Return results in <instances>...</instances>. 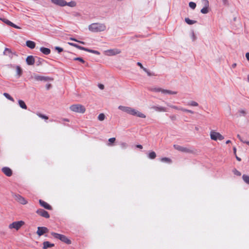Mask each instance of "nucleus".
Masks as SVG:
<instances>
[{"label": "nucleus", "instance_id": "nucleus-1", "mask_svg": "<svg viewBox=\"0 0 249 249\" xmlns=\"http://www.w3.org/2000/svg\"><path fill=\"white\" fill-rule=\"evenodd\" d=\"M105 24L102 23H93L89 26V30L94 33L103 32L106 30Z\"/></svg>", "mask_w": 249, "mask_h": 249}, {"label": "nucleus", "instance_id": "nucleus-2", "mask_svg": "<svg viewBox=\"0 0 249 249\" xmlns=\"http://www.w3.org/2000/svg\"><path fill=\"white\" fill-rule=\"evenodd\" d=\"M51 234L53 236L54 238L58 239L62 242L68 245H70L71 243V241L64 235L53 232H52Z\"/></svg>", "mask_w": 249, "mask_h": 249}, {"label": "nucleus", "instance_id": "nucleus-3", "mask_svg": "<svg viewBox=\"0 0 249 249\" xmlns=\"http://www.w3.org/2000/svg\"><path fill=\"white\" fill-rule=\"evenodd\" d=\"M70 108L71 111L80 113H84L86 111L85 107L80 104L71 105Z\"/></svg>", "mask_w": 249, "mask_h": 249}, {"label": "nucleus", "instance_id": "nucleus-4", "mask_svg": "<svg viewBox=\"0 0 249 249\" xmlns=\"http://www.w3.org/2000/svg\"><path fill=\"white\" fill-rule=\"evenodd\" d=\"M24 224L23 221H18L14 222L9 225V228L10 229H15L16 230H19Z\"/></svg>", "mask_w": 249, "mask_h": 249}, {"label": "nucleus", "instance_id": "nucleus-5", "mask_svg": "<svg viewBox=\"0 0 249 249\" xmlns=\"http://www.w3.org/2000/svg\"><path fill=\"white\" fill-rule=\"evenodd\" d=\"M210 136L212 140L216 141L217 140H222L224 139V137L219 133L212 131L210 132Z\"/></svg>", "mask_w": 249, "mask_h": 249}, {"label": "nucleus", "instance_id": "nucleus-6", "mask_svg": "<svg viewBox=\"0 0 249 249\" xmlns=\"http://www.w3.org/2000/svg\"><path fill=\"white\" fill-rule=\"evenodd\" d=\"M129 114L142 118H145L146 117V116L144 114L131 107Z\"/></svg>", "mask_w": 249, "mask_h": 249}, {"label": "nucleus", "instance_id": "nucleus-7", "mask_svg": "<svg viewBox=\"0 0 249 249\" xmlns=\"http://www.w3.org/2000/svg\"><path fill=\"white\" fill-rule=\"evenodd\" d=\"M13 197L16 200L21 204H26L27 203V201L26 200V199L18 194H14L13 195Z\"/></svg>", "mask_w": 249, "mask_h": 249}, {"label": "nucleus", "instance_id": "nucleus-8", "mask_svg": "<svg viewBox=\"0 0 249 249\" xmlns=\"http://www.w3.org/2000/svg\"><path fill=\"white\" fill-rule=\"evenodd\" d=\"M36 213L39 215L46 218L50 217V215L48 212L42 209H38Z\"/></svg>", "mask_w": 249, "mask_h": 249}, {"label": "nucleus", "instance_id": "nucleus-9", "mask_svg": "<svg viewBox=\"0 0 249 249\" xmlns=\"http://www.w3.org/2000/svg\"><path fill=\"white\" fill-rule=\"evenodd\" d=\"M49 231L48 229L45 227H38L36 233L40 236L42 235L45 233L48 232Z\"/></svg>", "mask_w": 249, "mask_h": 249}, {"label": "nucleus", "instance_id": "nucleus-10", "mask_svg": "<svg viewBox=\"0 0 249 249\" xmlns=\"http://www.w3.org/2000/svg\"><path fill=\"white\" fill-rule=\"evenodd\" d=\"M174 147L175 148V149L178 150V151H181L182 152L189 153L191 152V150L189 149H188L186 147H185L180 146L179 145L174 144Z\"/></svg>", "mask_w": 249, "mask_h": 249}, {"label": "nucleus", "instance_id": "nucleus-11", "mask_svg": "<svg viewBox=\"0 0 249 249\" xmlns=\"http://www.w3.org/2000/svg\"><path fill=\"white\" fill-rule=\"evenodd\" d=\"M107 53L108 55H115L121 53V51L120 49H110L107 51Z\"/></svg>", "mask_w": 249, "mask_h": 249}, {"label": "nucleus", "instance_id": "nucleus-12", "mask_svg": "<svg viewBox=\"0 0 249 249\" xmlns=\"http://www.w3.org/2000/svg\"><path fill=\"white\" fill-rule=\"evenodd\" d=\"M203 4L205 5L203 8L201 9V13L202 14H207L209 12L208 7H209V1L207 0H203Z\"/></svg>", "mask_w": 249, "mask_h": 249}, {"label": "nucleus", "instance_id": "nucleus-13", "mask_svg": "<svg viewBox=\"0 0 249 249\" xmlns=\"http://www.w3.org/2000/svg\"><path fill=\"white\" fill-rule=\"evenodd\" d=\"M51 2L56 5L61 7L66 6V1L65 0H51Z\"/></svg>", "mask_w": 249, "mask_h": 249}, {"label": "nucleus", "instance_id": "nucleus-14", "mask_svg": "<svg viewBox=\"0 0 249 249\" xmlns=\"http://www.w3.org/2000/svg\"><path fill=\"white\" fill-rule=\"evenodd\" d=\"M2 172L7 176L11 177L12 175V170L8 167H4L1 169Z\"/></svg>", "mask_w": 249, "mask_h": 249}, {"label": "nucleus", "instance_id": "nucleus-15", "mask_svg": "<svg viewBox=\"0 0 249 249\" xmlns=\"http://www.w3.org/2000/svg\"><path fill=\"white\" fill-rule=\"evenodd\" d=\"M26 62L28 65H33L35 63V58L33 55H29L26 58Z\"/></svg>", "mask_w": 249, "mask_h": 249}, {"label": "nucleus", "instance_id": "nucleus-16", "mask_svg": "<svg viewBox=\"0 0 249 249\" xmlns=\"http://www.w3.org/2000/svg\"><path fill=\"white\" fill-rule=\"evenodd\" d=\"M151 109H154L156 111L158 112H166L167 111L166 108L161 106H152L151 107Z\"/></svg>", "mask_w": 249, "mask_h": 249}, {"label": "nucleus", "instance_id": "nucleus-17", "mask_svg": "<svg viewBox=\"0 0 249 249\" xmlns=\"http://www.w3.org/2000/svg\"><path fill=\"white\" fill-rule=\"evenodd\" d=\"M0 19L3 22H4L5 23H6V24L11 26V27H13L16 29H19L20 27H19L18 26L16 25V24H15L14 23H12V22H11L10 21H9V20H8L7 19H6V18H3V19H1L0 18Z\"/></svg>", "mask_w": 249, "mask_h": 249}, {"label": "nucleus", "instance_id": "nucleus-18", "mask_svg": "<svg viewBox=\"0 0 249 249\" xmlns=\"http://www.w3.org/2000/svg\"><path fill=\"white\" fill-rule=\"evenodd\" d=\"M39 202L40 205L42 207H44L45 209L49 210H51L52 209V207L49 204H48L47 203L45 202L44 201H43L41 199H40L39 200Z\"/></svg>", "mask_w": 249, "mask_h": 249}, {"label": "nucleus", "instance_id": "nucleus-19", "mask_svg": "<svg viewBox=\"0 0 249 249\" xmlns=\"http://www.w3.org/2000/svg\"><path fill=\"white\" fill-rule=\"evenodd\" d=\"M118 108L120 109L121 110L126 112L129 114L131 107H125V106H119L118 107Z\"/></svg>", "mask_w": 249, "mask_h": 249}, {"label": "nucleus", "instance_id": "nucleus-20", "mask_svg": "<svg viewBox=\"0 0 249 249\" xmlns=\"http://www.w3.org/2000/svg\"><path fill=\"white\" fill-rule=\"evenodd\" d=\"M34 78L35 79V80H36V81H46L49 79V78L47 77L42 76H39V75H36L34 77Z\"/></svg>", "mask_w": 249, "mask_h": 249}, {"label": "nucleus", "instance_id": "nucleus-21", "mask_svg": "<svg viewBox=\"0 0 249 249\" xmlns=\"http://www.w3.org/2000/svg\"><path fill=\"white\" fill-rule=\"evenodd\" d=\"M15 68L17 72L16 76L17 78H19L22 74V70L19 66H16Z\"/></svg>", "mask_w": 249, "mask_h": 249}, {"label": "nucleus", "instance_id": "nucleus-22", "mask_svg": "<svg viewBox=\"0 0 249 249\" xmlns=\"http://www.w3.org/2000/svg\"><path fill=\"white\" fill-rule=\"evenodd\" d=\"M43 249H47L49 248L53 247L54 246V244L51 243L49 241H44L43 243Z\"/></svg>", "mask_w": 249, "mask_h": 249}, {"label": "nucleus", "instance_id": "nucleus-23", "mask_svg": "<svg viewBox=\"0 0 249 249\" xmlns=\"http://www.w3.org/2000/svg\"><path fill=\"white\" fill-rule=\"evenodd\" d=\"M40 51L45 55H48L51 53V50L50 49L43 47H42L40 48Z\"/></svg>", "mask_w": 249, "mask_h": 249}, {"label": "nucleus", "instance_id": "nucleus-24", "mask_svg": "<svg viewBox=\"0 0 249 249\" xmlns=\"http://www.w3.org/2000/svg\"><path fill=\"white\" fill-rule=\"evenodd\" d=\"M26 46L30 49H34L36 47V43L35 42L31 40H28L26 42Z\"/></svg>", "mask_w": 249, "mask_h": 249}, {"label": "nucleus", "instance_id": "nucleus-25", "mask_svg": "<svg viewBox=\"0 0 249 249\" xmlns=\"http://www.w3.org/2000/svg\"><path fill=\"white\" fill-rule=\"evenodd\" d=\"M177 93V91H172L165 89H163V90H162V93L164 94H176Z\"/></svg>", "mask_w": 249, "mask_h": 249}, {"label": "nucleus", "instance_id": "nucleus-26", "mask_svg": "<svg viewBox=\"0 0 249 249\" xmlns=\"http://www.w3.org/2000/svg\"><path fill=\"white\" fill-rule=\"evenodd\" d=\"M4 55H9L10 57H13V53L11 52V50L8 48H5L3 52ZM15 54V53H14Z\"/></svg>", "mask_w": 249, "mask_h": 249}, {"label": "nucleus", "instance_id": "nucleus-27", "mask_svg": "<svg viewBox=\"0 0 249 249\" xmlns=\"http://www.w3.org/2000/svg\"><path fill=\"white\" fill-rule=\"evenodd\" d=\"M68 44L71 45V46H72L73 47H74L79 50H83L84 51L85 50V47H82V46H81L80 45H78V44H75V43H71V42H68Z\"/></svg>", "mask_w": 249, "mask_h": 249}, {"label": "nucleus", "instance_id": "nucleus-28", "mask_svg": "<svg viewBox=\"0 0 249 249\" xmlns=\"http://www.w3.org/2000/svg\"><path fill=\"white\" fill-rule=\"evenodd\" d=\"M84 51H86V52H89V53H94V54H97V55H99L100 54V53L99 51H98L94 50H91V49H89V48H85V47Z\"/></svg>", "mask_w": 249, "mask_h": 249}, {"label": "nucleus", "instance_id": "nucleus-29", "mask_svg": "<svg viewBox=\"0 0 249 249\" xmlns=\"http://www.w3.org/2000/svg\"><path fill=\"white\" fill-rule=\"evenodd\" d=\"M18 102V105L21 108L25 109H27V106L26 105L25 102L21 100H19Z\"/></svg>", "mask_w": 249, "mask_h": 249}, {"label": "nucleus", "instance_id": "nucleus-30", "mask_svg": "<svg viewBox=\"0 0 249 249\" xmlns=\"http://www.w3.org/2000/svg\"><path fill=\"white\" fill-rule=\"evenodd\" d=\"M185 21L189 25H192L193 24H195L196 23V20H191L189 19L188 18H185Z\"/></svg>", "mask_w": 249, "mask_h": 249}, {"label": "nucleus", "instance_id": "nucleus-31", "mask_svg": "<svg viewBox=\"0 0 249 249\" xmlns=\"http://www.w3.org/2000/svg\"><path fill=\"white\" fill-rule=\"evenodd\" d=\"M165 104L167 105V106H168V107H171L172 108L175 109L181 110V109L183 108L181 107H178V106L172 105L170 104L169 103H168L167 102H166Z\"/></svg>", "mask_w": 249, "mask_h": 249}, {"label": "nucleus", "instance_id": "nucleus-32", "mask_svg": "<svg viewBox=\"0 0 249 249\" xmlns=\"http://www.w3.org/2000/svg\"><path fill=\"white\" fill-rule=\"evenodd\" d=\"M148 158L150 159H154L156 157V154L154 151H151L148 153Z\"/></svg>", "mask_w": 249, "mask_h": 249}, {"label": "nucleus", "instance_id": "nucleus-33", "mask_svg": "<svg viewBox=\"0 0 249 249\" xmlns=\"http://www.w3.org/2000/svg\"><path fill=\"white\" fill-rule=\"evenodd\" d=\"M76 3L74 1L71 0L69 2H67L66 1V6L67 5L71 7H75L76 6Z\"/></svg>", "mask_w": 249, "mask_h": 249}, {"label": "nucleus", "instance_id": "nucleus-34", "mask_svg": "<svg viewBox=\"0 0 249 249\" xmlns=\"http://www.w3.org/2000/svg\"><path fill=\"white\" fill-rule=\"evenodd\" d=\"M242 178L244 181L249 185V176L246 175L244 174L242 176Z\"/></svg>", "mask_w": 249, "mask_h": 249}, {"label": "nucleus", "instance_id": "nucleus-35", "mask_svg": "<svg viewBox=\"0 0 249 249\" xmlns=\"http://www.w3.org/2000/svg\"><path fill=\"white\" fill-rule=\"evenodd\" d=\"M160 160L162 162H167L168 163H171L172 162V160L170 158L166 157L161 158Z\"/></svg>", "mask_w": 249, "mask_h": 249}, {"label": "nucleus", "instance_id": "nucleus-36", "mask_svg": "<svg viewBox=\"0 0 249 249\" xmlns=\"http://www.w3.org/2000/svg\"><path fill=\"white\" fill-rule=\"evenodd\" d=\"M162 90L163 89L160 88H154L150 89L151 91L156 92H161L162 93Z\"/></svg>", "mask_w": 249, "mask_h": 249}, {"label": "nucleus", "instance_id": "nucleus-37", "mask_svg": "<svg viewBox=\"0 0 249 249\" xmlns=\"http://www.w3.org/2000/svg\"><path fill=\"white\" fill-rule=\"evenodd\" d=\"M3 95L8 99H9V100L12 101V102H14V98L11 97L10 96V95L7 93H3Z\"/></svg>", "mask_w": 249, "mask_h": 249}, {"label": "nucleus", "instance_id": "nucleus-38", "mask_svg": "<svg viewBox=\"0 0 249 249\" xmlns=\"http://www.w3.org/2000/svg\"><path fill=\"white\" fill-rule=\"evenodd\" d=\"M187 105L193 107H197L198 106V104L197 102L195 101H190L187 103Z\"/></svg>", "mask_w": 249, "mask_h": 249}, {"label": "nucleus", "instance_id": "nucleus-39", "mask_svg": "<svg viewBox=\"0 0 249 249\" xmlns=\"http://www.w3.org/2000/svg\"><path fill=\"white\" fill-rule=\"evenodd\" d=\"M36 58L37 59L36 64L37 66L41 65L42 62L44 61V60L42 58H41L40 57H36Z\"/></svg>", "mask_w": 249, "mask_h": 249}, {"label": "nucleus", "instance_id": "nucleus-40", "mask_svg": "<svg viewBox=\"0 0 249 249\" xmlns=\"http://www.w3.org/2000/svg\"><path fill=\"white\" fill-rule=\"evenodd\" d=\"M105 118V115L103 113H100L98 116V119L100 121L104 120Z\"/></svg>", "mask_w": 249, "mask_h": 249}, {"label": "nucleus", "instance_id": "nucleus-41", "mask_svg": "<svg viewBox=\"0 0 249 249\" xmlns=\"http://www.w3.org/2000/svg\"><path fill=\"white\" fill-rule=\"evenodd\" d=\"M36 114H37V115L39 117H40V118H41L42 119H45V120H48V117L47 116H46V115H45L44 114H41L40 113H37Z\"/></svg>", "mask_w": 249, "mask_h": 249}, {"label": "nucleus", "instance_id": "nucleus-42", "mask_svg": "<svg viewBox=\"0 0 249 249\" xmlns=\"http://www.w3.org/2000/svg\"><path fill=\"white\" fill-rule=\"evenodd\" d=\"M232 172L235 175L237 176H240L241 175V173L240 172L238 171L236 169L234 168L233 169Z\"/></svg>", "mask_w": 249, "mask_h": 249}, {"label": "nucleus", "instance_id": "nucleus-43", "mask_svg": "<svg viewBox=\"0 0 249 249\" xmlns=\"http://www.w3.org/2000/svg\"><path fill=\"white\" fill-rule=\"evenodd\" d=\"M189 6L191 8L194 9L196 7V4L194 2H190Z\"/></svg>", "mask_w": 249, "mask_h": 249}, {"label": "nucleus", "instance_id": "nucleus-44", "mask_svg": "<svg viewBox=\"0 0 249 249\" xmlns=\"http://www.w3.org/2000/svg\"><path fill=\"white\" fill-rule=\"evenodd\" d=\"M73 60L79 61L82 63H84L85 62V60L81 57H75L73 58Z\"/></svg>", "mask_w": 249, "mask_h": 249}, {"label": "nucleus", "instance_id": "nucleus-45", "mask_svg": "<svg viewBox=\"0 0 249 249\" xmlns=\"http://www.w3.org/2000/svg\"><path fill=\"white\" fill-rule=\"evenodd\" d=\"M54 49L57 51L59 53H61L63 51V48L58 46L55 47Z\"/></svg>", "mask_w": 249, "mask_h": 249}, {"label": "nucleus", "instance_id": "nucleus-46", "mask_svg": "<svg viewBox=\"0 0 249 249\" xmlns=\"http://www.w3.org/2000/svg\"><path fill=\"white\" fill-rule=\"evenodd\" d=\"M191 37L193 41H195L196 39V36L194 31H192L191 33Z\"/></svg>", "mask_w": 249, "mask_h": 249}, {"label": "nucleus", "instance_id": "nucleus-47", "mask_svg": "<svg viewBox=\"0 0 249 249\" xmlns=\"http://www.w3.org/2000/svg\"><path fill=\"white\" fill-rule=\"evenodd\" d=\"M239 112L240 113L239 116H245L246 115V112L244 110H239Z\"/></svg>", "mask_w": 249, "mask_h": 249}, {"label": "nucleus", "instance_id": "nucleus-48", "mask_svg": "<svg viewBox=\"0 0 249 249\" xmlns=\"http://www.w3.org/2000/svg\"><path fill=\"white\" fill-rule=\"evenodd\" d=\"M181 111H184V112H186L190 113H192V114H193L194 113V112L193 111L191 110L185 109V108H184L183 109H181Z\"/></svg>", "mask_w": 249, "mask_h": 249}, {"label": "nucleus", "instance_id": "nucleus-49", "mask_svg": "<svg viewBox=\"0 0 249 249\" xmlns=\"http://www.w3.org/2000/svg\"><path fill=\"white\" fill-rule=\"evenodd\" d=\"M121 146L122 148H125L127 147V144L125 142H122L121 143Z\"/></svg>", "mask_w": 249, "mask_h": 249}, {"label": "nucleus", "instance_id": "nucleus-50", "mask_svg": "<svg viewBox=\"0 0 249 249\" xmlns=\"http://www.w3.org/2000/svg\"><path fill=\"white\" fill-rule=\"evenodd\" d=\"M115 138H111L108 139V142L110 143H113L115 141Z\"/></svg>", "mask_w": 249, "mask_h": 249}, {"label": "nucleus", "instance_id": "nucleus-51", "mask_svg": "<svg viewBox=\"0 0 249 249\" xmlns=\"http://www.w3.org/2000/svg\"><path fill=\"white\" fill-rule=\"evenodd\" d=\"M98 87L101 89H104V85L101 84H98Z\"/></svg>", "mask_w": 249, "mask_h": 249}, {"label": "nucleus", "instance_id": "nucleus-52", "mask_svg": "<svg viewBox=\"0 0 249 249\" xmlns=\"http://www.w3.org/2000/svg\"><path fill=\"white\" fill-rule=\"evenodd\" d=\"M237 137L241 142H242L243 143L244 142V140H243V139L242 138V137L240 136L239 134H238L237 135Z\"/></svg>", "mask_w": 249, "mask_h": 249}, {"label": "nucleus", "instance_id": "nucleus-53", "mask_svg": "<svg viewBox=\"0 0 249 249\" xmlns=\"http://www.w3.org/2000/svg\"><path fill=\"white\" fill-rule=\"evenodd\" d=\"M170 118L172 120H175L176 119V116L175 115H171L170 116Z\"/></svg>", "mask_w": 249, "mask_h": 249}, {"label": "nucleus", "instance_id": "nucleus-54", "mask_svg": "<svg viewBox=\"0 0 249 249\" xmlns=\"http://www.w3.org/2000/svg\"><path fill=\"white\" fill-rule=\"evenodd\" d=\"M147 75L148 76H152V75H154V73H152L150 72V71H148L147 72H146Z\"/></svg>", "mask_w": 249, "mask_h": 249}, {"label": "nucleus", "instance_id": "nucleus-55", "mask_svg": "<svg viewBox=\"0 0 249 249\" xmlns=\"http://www.w3.org/2000/svg\"><path fill=\"white\" fill-rule=\"evenodd\" d=\"M137 64L138 66H140L141 69L143 68V67L141 63L139 62L137 63Z\"/></svg>", "mask_w": 249, "mask_h": 249}, {"label": "nucleus", "instance_id": "nucleus-56", "mask_svg": "<svg viewBox=\"0 0 249 249\" xmlns=\"http://www.w3.org/2000/svg\"><path fill=\"white\" fill-rule=\"evenodd\" d=\"M246 57L247 59L249 61V53H246Z\"/></svg>", "mask_w": 249, "mask_h": 249}, {"label": "nucleus", "instance_id": "nucleus-57", "mask_svg": "<svg viewBox=\"0 0 249 249\" xmlns=\"http://www.w3.org/2000/svg\"><path fill=\"white\" fill-rule=\"evenodd\" d=\"M223 3L224 4L226 5L228 3V0H222Z\"/></svg>", "mask_w": 249, "mask_h": 249}, {"label": "nucleus", "instance_id": "nucleus-58", "mask_svg": "<svg viewBox=\"0 0 249 249\" xmlns=\"http://www.w3.org/2000/svg\"><path fill=\"white\" fill-rule=\"evenodd\" d=\"M136 147L137 148H140V149H142V145H141V144H137L136 145Z\"/></svg>", "mask_w": 249, "mask_h": 249}, {"label": "nucleus", "instance_id": "nucleus-59", "mask_svg": "<svg viewBox=\"0 0 249 249\" xmlns=\"http://www.w3.org/2000/svg\"><path fill=\"white\" fill-rule=\"evenodd\" d=\"M236 66V63H233L232 66H231V68H235Z\"/></svg>", "mask_w": 249, "mask_h": 249}, {"label": "nucleus", "instance_id": "nucleus-60", "mask_svg": "<svg viewBox=\"0 0 249 249\" xmlns=\"http://www.w3.org/2000/svg\"><path fill=\"white\" fill-rule=\"evenodd\" d=\"M70 39H71V40H73V41H76V42H78V40H77L76 39L74 38H72V37H71V38H70Z\"/></svg>", "mask_w": 249, "mask_h": 249}, {"label": "nucleus", "instance_id": "nucleus-61", "mask_svg": "<svg viewBox=\"0 0 249 249\" xmlns=\"http://www.w3.org/2000/svg\"><path fill=\"white\" fill-rule=\"evenodd\" d=\"M142 69L145 71V72H147V71H148L146 68H144V67H143V68H142Z\"/></svg>", "mask_w": 249, "mask_h": 249}, {"label": "nucleus", "instance_id": "nucleus-62", "mask_svg": "<svg viewBox=\"0 0 249 249\" xmlns=\"http://www.w3.org/2000/svg\"><path fill=\"white\" fill-rule=\"evenodd\" d=\"M51 84L47 85V86H46L47 87V89H50V88L51 87Z\"/></svg>", "mask_w": 249, "mask_h": 249}, {"label": "nucleus", "instance_id": "nucleus-63", "mask_svg": "<svg viewBox=\"0 0 249 249\" xmlns=\"http://www.w3.org/2000/svg\"><path fill=\"white\" fill-rule=\"evenodd\" d=\"M236 159L238 161H241V158H240L239 157H237V156H236Z\"/></svg>", "mask_w": 249, "mask_h": 249}, {"label": "nucleus", "instance_id": "nucleus-64", "mask_svg": "<svg viewBox=\"0 0 249 249\" xmlns=\"http://www.w3.org/2000/svg\"><path fill=\"white\" fill-rule=\"evenodd\" d=\"M243 143H246L247 144H248V145H249V141H244V142H243Z\"/></svg>", "mask_w": 249, "mask_h": 249}]
</instances>
